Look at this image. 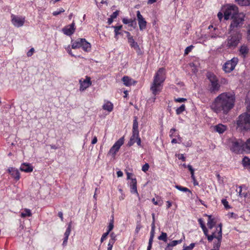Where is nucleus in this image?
I'll return each instance as SVG.
<instances>
[{
    "label": "nucleus",
    "instance_id": "nucleus-24",
    "mask_svg": "<svg viewBox=\"0 0 250 250\" xmlns=\"http://www.w3.org/2000/svg\"><path fill=\"white\" fill-rule=\"evenodd\" d=\"M206 216L208 217L207 225L209 229H212L215 226L216 222L214 219L212 217L211 215H208L206 214Z\"/></svg>",
    "mask_w": 250,
    "mask_h": 250
},
{
    "label": "nucleus",
    "instance_id": "nucleus-31",
    "mask_svg": "<svg viewBox=\"0 0 250 250\" xmlns=\"http://www.w3.org/2000/svg\"><path fill=\"white\" fill-rule=\"evenodd\" d=\"M112 27L114 29L115 38H117V36L119 35H122V33L119 31L122 29L123 26L122 25L119 26H112Z\"/></svg>",
    "mask_w": 250,
    "mask_h": 250
},
{
    "label": "nucleus",
    "instance_id": "nucleus-64",
    "mask_svg": "<svg viewBox=\"0 0 250 250\" xmlns=\"http://www.w3.org/2000/svg\"><path fill=\"white\" fill-rule=\"evenodd\" d=\"M135 143V142L134 141H133V140L130 139L129 141H128V142L127 143V146H133Z\"/></svg>",
    "mask_w": 250,
    "mask_h": 250
},
{
    "label": "nucleus",
    "instance_id": "nucleus-5",
    "mask_svg": "<svg viewBox=\"0 0 250 250\" xmlns=\"http://www.w3.org/2000/svg\"><path fill=\"white\" fill-rule=\"evenodd\" d=\"M71 43L72 49H75L82 47L83 50L86 52H89L91 50V44L85 39L78 38L75 41L72 40Z\"/></svg>",
    "mask_w": 250,
    "mask_h": 250
},
{
    "label": "nucleus",
    "instance_id": "nucleus-23",
    "mask_svg": "<svg viewBox=\"0 0 250 250\" xmlns=\"http://www.w3.org/2000/svg\"><path fill=\"white\" fill-rule=\"evenodd\" d=\"M169 137L170 138L172 137H177L178 139L179 140V142H182V139L180 136L179 133L178 132L177 130L174 128H172L169 131Z\"/></svg>",
    "mask_w": 250,
    "mask_h": 250
},
{
    "label": "nucleus",
    "instance_id": "nucleus-32",
    "mask_svg": "<svg viewBox=\"0 0 250 250\" xmlns=\"http://www.w3.org/2000/svg\"><path fill=\"white\" fill-rule=\"evenodd\" d=\"M198 221L199 222V224L200 225L201 228H202V229L203 230L204 234L205 235H207V232H208V229H207L203 219L202 218H199L198 220Z\"/></svg>",
    "mask_w": 250,
    "mask_h": 250
},
{
    "label": "nucleus",
    "instance_id": "nucleus-55",
    "mask_svg": "<svg viewBox=\"0 0 250 250\" xmlns=\"http://www.w3.org/2000/svg\"><path fill=\"white\" fill-rule=\"evenodd\" d=\"M110 239L109 240H113L114 241L116 240V235L114 232H111L110 234Z\"/></svg>",
    "mask_w": 250,
    "mask_h": 250
},
{
    "label": "nucleus",
    "instance_id": "nucleus-9",
    "mask_svg": "<svg viewBox=\"0 0 250 250\" xmlns=\"http://www.w3.org/2000/svg\"><path fill=\"white\" fill-rule=\"evenodd\" d=\"M11 22L16 27H19L23 25L25 22V18L11 15Z\"/></svg>",
    "mask_w": 250,
    "mask_h": 250
},
{
    "label": "nucleus",
    "instance_id": "nucleus-37",
    "mask_svg": "<svg viewBox=\"0 0 250 250\" xmlns=\"http://www.w3.org/2000/svg\"><path fill=\"white\" fill-rule=\"evenodd\" d=\"M182 241L183 239L181 238V239L178 240H173L170 243L167 244V245H168V246H170V247H173L176 246L178 244H181Z\"/></svg>",
    "mask_w": 250,
    "mask_h": 250
},
{
    "label": "nucleus",
    "instance_id": "nucleus-17",
    "mask_svg": "<svg viewBox=\"0 0 250 250\" xmlns=\"http://www.w3.org/2000/svg\"><path fill=\"white\" fill-rule=\"evenodd\" d=\"M238 52L240 56H241L243 58H245L249 52V48L247 45L243 44L241 46Z\"/></svg>",
    "mask_w": 250,
    "mask_h": 250
},
{
    "label": "nucleus",
    "instance_id": "nucleus-26",
    "mask_svg": "<svg viewBox=\"0 0 250 250\" xmlns=\"http://www.w3.org/2000/svg\"><path fill=\"white\" fill-rule=\"evenodd\" d=\"M214 129L216 132L222 134L226 130L227 126L222 124H219L214 126Z\"/></svg>",
    "mask_w": 250,
    "mask_h": 250
},
{
    "label": "nucleus",
    "instance_id": "nucleus-48",
    "mask_svg": "<svg viewBox=\"0 0 250 250\" xmlns=\"http://www.w3.org/2000/svg\"><path fill=\"white\" fill-rule=\"evenodd\" d=\"M65 49L67 52L72 57H75V56L72 53L71 48L70 47V45L67 46V47H65Z\"/></svg>",
    "mask_w": 250,
    "mask_h": 250
},
{
    "label": "nucleus",
    "instance_id": "nucleus-20",
    "mask_svg": "<svg viewBox=\"0 0 250 250\" xmlns=\"http://www.w3.org/2000/svg\"><path fill=\"white\" fill-rule=\"evenodd\" d=\"M219 235L217 237L218 238L217 239V241H215L213 244V248L214 249V250H219V248L221 246V243L222 238L221 230H219Z\"/></svg>",
    "mask_w": 250,
    "mask_h": 250
},
{
    "label": "nucleus",
    "instance_id": "nucleus-7",
    "mask_svg": "<svg viewBox=\"0 0 250 250\" xmlns=\"http://www.w3.org/2000/svg\"><path fill=\"white\" fill-rule=\"evenodd\" d=\"M124 143V137H121L117 141L115 142V143L113 145V146L110 148L108 154L111 155L112 156L114 157L116 153L119 151L121 146Z\"/></svg>",
    "mask_w": 250,
    "mask_h": 250
},
{
    "label": "nucleus",
    "instance_id": "nucleus-1",
    "mask_svg": "<svg viewBox=\"0 0 250 250\" xmlns=\"http://www.w3.org/2000/svg\"><path fill=\"white\" fill-rule=\"evenodd\" d=\"M234 106V95L223 92L217 96L210 105V109L217 114L228 115Z\"/></svg>",
    "mask_w": 250,
    "mask_h": 250
},
{
    "label": "nucleus",
    "instance_id": "nucleus-16",
    "mask_svg": "<svg viewBox=\"0 0 250 250\" xmlns=\"http://www.w3.org/2000/svg\"><path fill=\"white\" fill-rule=\"evenodd\" d=\"M137 180L135 178L131 179V181L130 183V192L132 193L136 194L139 197V194L137 191Z\"/></svg>",
    "mask_w": 250,
    "mask_h": 250
},
{
    "label": "nucleus",
    "instance_id": "nucleus-21",
    "mask_svg": "<svg viewBox=\"0 0 250 250\" xmlns=\"http://www.w3.org/2000/svg\"><path fill=\"white\" fill-rule=\"evenodd\" d=\"M242 164L244 168L247 169L250 172V158L245 156L242 159Z\"/></svg>",
    "mask_w": 250,
    "mask_h": 250
},
{
    "label": "nucleus",
    "instance_id": "nucleus-8",
    "mask_svg": "<svg viewBox=\"0 0 250 250\" xmlns=\"http://www.w3.org/2000/svg\"><path fill=\"white\" fill-rule=\"evenodd\" d=\"M222 224L221 223H220L218 226L216 227L215 230H213L211 234L209 235L208 233V231L207 232V234L205 235L206 236H207L208 240V242H211L214 238H216V239L218 238L217 237L218 235H219V230H221V235L222 236Z\"/></svg>",
    "mask_w": 250,
    "mask_h": 250
},
{
    "label": "nucleus",
    "instance_id": "nucleus-52",
    "mask_svg": "<svg viewBox=\"0 0 250 250\" xmlns=\"http://www.w3.org/2000/svg\"><path fill=\"white\" fill-rule=\"evenodd\" d=\"M174 101L176 102L182 103V102L186 101L187 99L186 98H178L175 99Z\"/></svg>",
    "mask_w": 250,
    "mask_h": 250
},
{
    "label": "nucleus",
    "instance_id": "nucleus-10",
    "mask_svg": "<svg viewBox=\"0 0 250 250\" xmlns=\"http://www.w3.org/2000/svg\"><path fill=\"white\" fill-rule=\"evenodd\" d=\"M137 17L138 21L139 29L141 31H143L146 28L147 22L141 14L139 11H137Z\"/></svg>",
    "mask_w": 250,
    "mask_h": 250
},
{
    "label": "nucleus",
    "instance_id": "nucleus-38",
    "mask_svg": "<svg viewBox=\"0 0 250 250\" xmlns=\"http://www.w3.org/2000/svg\"><path fill=\"white\" fill-rule=\"evenodd\" d=\"M114 228V219H113V216H112V219L110 221V222L109 223V225L107 227V230L106 232H109L113 229Z\"/></svg>",
    "mask_w": 250,
    "mask_h": 250
},
{
    "label": "nucleus",
    "instance_id": "nucleus-41",
    "mask_svg": "<svg viewBox=\"0 0 250 250\" xmlns=\"http://www.w3.org/2000/svg\"><path fill=\"white\" fill-rule=\"evenodd\" d=\"M71 230V222H70L69 224L68 225V227L64 232V237H69V236L70 234Z\"/></svg>",
    "mask_w": 250,
    "mask_h": 250
},
{
    "label": "nucleus",
    "instance_id": "nucleus-60",
    "mask_svg": "<svg viewBox=\"0 0 250 250\" xmlns=\"http://www.w3.org/2000/svg\"><path fill=\"white\" fill-rule=\"evenodd\" d=\"M68 239V237H64L63 241L62 244L63 247H65L66 246Z\"/></svg>",
    "mask_w": 250,
    "mask_h": 250
},
{
    "label": "nucleus",
    "instance_id": "nucleus-47",
    "mask_svg": "<svg viewBox=\"0 0 250 250\" xmlns=\"http://www.w3.org/2000/svg\"><path fill=\"white\" fill-rule=\"evenodd\" d=\"M149 168V165L148 163H146L145 165H144L142 167V170L143 171L146 172L148 170V169Z\"/></svg>",
    "mask_w": 250,
    "mask_h": 250
},
{
    "label": "nucleus",
    "instance_id": "nucleus-22",
    "mask_svg": "<svg viewBox=\"0 0 250 250\" xmlns=\"http://www.w3.org/2000/svg\"><path fill=\"white\" fill-rule=\"evenodd\" d=\"M9 173L16 180H18L20 178V173L18 169L11 168L8 169Z\"/></svg>",
    "mask_w": 250,
    "mask_h": 250
},
{
    "label": "nucleus",
    "instance_id": "nucleus-61",
    "mask_svg": "<svg viewBox=\"0 0 250 250\" xmlns=\"http://www.w3.org/2000/svg\"><path fill=\"white\" fill-rule=\"evenodd\" d=\"M115 241H114L113 240H109L108 244V247H112L113 248V245L115 243Z\"/></svg>",
    "mask_w": 250,
    "mask_h": 250
},
{
    "label": "nucleus",
    "instance_id": "nucleus-4",
    "mask_svg": "<svg viewBox=\"0 0 250 250\" xmlns=\"http://www.w3.org/2000/svg\"><path fill=\"white\" fill-rule=\"evenodd\" d=\"M237 128L242 132L250 130V114L244 112L239 116L237 120Z\"/></svg>",
    "mask_w": 250,
    "mask_h": 250
},
{
    "label": "nucleus",
    "instance_id": "nucleus-58",
    "mask_svg": "<svg viewBox=\"0 0 250 250\" xmlns=\"http://www.w3.org/2000/svg\"><path fill=\"white\" fill-rule=\"evenodd\" d=\"M153 240H149L148 241V245L147 248V250H151L152 246Z\"/></svg>",
    "mask_w": 250,
    "mask_h": 250
},
{
    "label": "nucleus",
    "instance_id": "nucleus-2",
    "mask_svg": "<svg viewBox=\"0 0 250 250\" xmlns=\"http://www.w3.org/2000/svg\"><path fill=\"white\" fill-rule=\"evenodd\" d=\"M224 12V18L225 20H228L229 19L232 20L230 25V35L227 40V46L230 48L234 46V35L233 30L234 29V5L227 4L222 7Z\"/></svg>",
    "mask_w": 250,
    "mask_h": 250
},
{
    "label": "nucleus",
    "instance_id": "nucleus-12",
    "mask_svg": "<svg viewBox=\"0 0 250 250\" xmlns=\"http://www.w3.org/2000/svg\"><path fill=\"white\" fill-rule=\"evenodd\" d=\"M238 8L235 7V27H240L243 24L245 15L241 13H237Z\"/></svg>",
    "mask_w": 250,
    "mask_h": 250
},
{
    "label": "nucleus",
    "instance_id": "nucleus-51",
    "mask_svg": "<svg viewBox=\"0 0 250 250\" xmlns=\"http://www.w3.org/2000/svg\"><path fill=\"white\" fill-rule=\"evenodd\" d=\"M108 234H109V233L107 232H106L102 235V237L101 238V243H103L104 242V241L106 238V237Z\"/></svg>",
    "mask_w": 250,
    "mask_h": 250
},
{
    "label": "nucleus",
    "instance_id": "nucleus-53",
    "mask_svg": "<svg viewBox=\"0 0 250 250\" xmlns=\"http://www.w3.org/2000/svg\"><path fill=\"white\" fill-rule=\"evenodd\" d=\"M119 11L118 10H116V11L114 12L110 16V17L112 19H114L117 18L118 15H119Z\"/></svg>",
    "mask_w": 250,
    "mask_h": 250
},
{
    "label": "nucleus",
    "instance_id": "nucleus-57",
    "mask_svg": "<svg viewBox=\"0 0 250 250\" xmlns=\"http://www.w3.org/2000/svg\"><path fill=\"white\" fill-rule=\"evenodd\" d=\"M234 213L233 212H229L228 214L226 215V216L227 219H230L233 217Z\"/></svg>",
    "mask_w": 250,
    "mask_h": 250
},
{
    "label": "nucleus",
    "instance_id": "nucleus-54",
    "mask_svg": "<svg viewBox=\"0 0 250 250\" xmlns=\"http://www.w3.org/2000/svg\"><path fill=\"white\" fill-rule=\"evenodd\" d=\"M34 49L33 48H31L27 53V56L28 57L31 56L33 53L34 52Z\"/></svg>",
    "mask_w": 250,
    "mask_h": 250
},
{
    "label": "nucleus",
    "instance_id": "nucleus-36",
    "mask_svg": "<svg viewBox=\"0 0 250 250\" xmlns=\"http://www.w3.org/2000/svg\"><path fill=\"white\" fill-rule=\"evenodd\" d=\"M167 233L162 232L161 235L158 236V239L160 240L163 241L165 242H167Z\"/></svg>",
    "mask_w": 250,
    "mask_h": 250
},
{
    "label": "nucleus",
    "instance_id": "nucleus-13",
    "mask_svg": "<svg viewBox=\"0 0 250 250\" xmlns=\"http://www.w3.org/2000/svg\"><path fill=\"white\" fill-rule=\"evenodd\" d=\"M79 83L80 84V89L81 91H84L92 84L91 78L87 76H86L85 80L83 81L82 79L80 80Z\"/></svg>",
    "mask_w": 250,
    "mask_h": 250
},
{
    "label": "nucleus",
    "instance_id": "nucleus-15",
    "mask_svg": "<svg viewBox=\"0 0 250 250\" xmlns=\"http://www.w3.org/2000/svg\"><path fill=\"white\" fill-rule=\"evenodd\" d=\"M75 23L73 22L70 25L65 26L62 29L63 33L67 36L72 35L75 32Z\"/></svg>",
    "mask_w": 250,
    "mask_h": 250
},
{
    "label": "nucleus",
    "instance_id": "nucleus-59",
    "mask_svg": "<svg viewBox=\"0 0 250 250\" xmlns=\"http://www.w3.org/2000/svg\"><path fill=\"white\" fill-rule=\"evenodd\" d=\"M141 227H142V226L140 224H138L137 225L136 229H135V233H138L139 232Z\"/></svg>",
    "mask_w": 250,
    "mask_h": 250
},
{
    "label": "nucleus",
    "instance_id": "nucleus-44",
    "mask_svg": "<svg viewBox=\"0 0 250 250\" xmlns=\"http://www.w3.org/2000/svg\"><path fill=\"white\" fill-rule=\"evenodd\" d=\"M139 137V133H134L132 132V134L130 139L133 140L135 142H136V140Z\"/></svg>",
    "mask_w": 250,
    "mask_h": 250
},
{
    "label": "nucleus",
    "instance_id": "nucleus-43",
    "mask_svg": "<svg viewBox=\"0 0 250 250\" xmlns=\"http://www.w3.org/2000/svg\"><path fill=\"white\" fill-rule=\"evenodd\" d=\"M195 246V244L194 243H191L188 246H184L182 250H192Z\"/></svg>",
    "mask_w": 250,
    "mask_h": 250
},
{
    "label": "nucleus",
    "instance_id": "nucleus-3",
    "mask_svg": "<svg viewBox=\"0 0 250 250\" xmlns=\"http://www.w3.org/2000/svg\"><path fill=\"white\" fill-rule=\"evenodd\" d=\"M166 79V72L164 68H160L155 73L153 82L150 86V90L155 96L162 91L163 83Z\"/></svg>",
    "mask_w": 250,
    "mask_h": 250
},
{
    "label": "nucleus",
    "instance_id": "nucleus-49",
    "mask_svg": "<svg viewBox=\"0 0 250 250\" xmlns=\"http://www.w3.org/2000/svg\"><path fill=\"white\" fill-rule=\"evenodd\" d=\"M241 34H240V33H237V32H236L235 31V45L237 43V41H239L240 39H241Z\"/></svg>",
    "mask_w": 250,
    "mask_h": 250
},
{
    "label": "nucleus",
    "instance_id": "nucleus-45",
    "mask_svg": "<svg viewBox=\"0 0 250 250\" xmlns=\"http://www.w3.org/2000/svg\"><path fill=\"white\" fill-rule=\"evenodd\" d=\"M64 12V10L62 8H60L58 10L54 11L52 13L53 16H56Z\"/></svg>",
    "mask_w": 250,
    "mask_h": 250
},
{
    "label": "nucleus",
    "instance_id": "nucleus-18",
    "mask_svg": "<svg viewBox=\"0 0 250 250\" xmlns=\"http://www.w3.org/2000/svg\"><path fill=\"white\" fill-rule=\"evenodd\" d=\"M20 169L21 171L25 172H31L33 171V168L30 164L23 163L21 165Z\"/></svg>",
    "mask_w": 250,
    "mask_h": 250
},
{
    "label": "nucleus",
    "instance_id": "nucleus-25",
    "mask_svg": "<svg viewBox=\"0 0 250 250\" xmlns=\"http://www.w3.org/2000/svg\"><path fill=\"white\" fill-rule=\"evenodd\" d=\"M152 218H153V222L151 224V229L150 233V237L149 240H153V238L154 237L155 235V218H154V214L153 213L152 214Z\"/></svg>",
    "mask_w": 250,
    "mask_h": 250
},
{
    "label": "nucleus",
    "instance_id": "nucleus-56",
    "mask_svg": "<svg viewBox=\"0 0 250 250\" xmlns=\"http://www.w3.org/2000/svg\"><path fill=\"white\" fill-rule=\"evenodd\" d=\"M178 158L179 159L181 160L183 162L186 161V157L183 154H178Z\"/></svg>",
    "mask_w": 250,
    "mask_h": 250
},
{
    "label": "nucleus",
    "instance_id": "nucleus-14",
    "mask_svg": "<svg viewBox=\"0 0 250 250\" xmlns=\"http://www.w3.org/2000/svg\"><path fill=\"white\" fill-rule=\"evenodd\" d=\"M128 42L131 48H133L138 55L142 54V51L138 43L135 41L133 38H129Z\"/></svg>",
    "mask_w": 250,
    "mask_h": 250
},
{
    "label": "nucleus",
    "instance_id": "nucleus-34",
    "mask_svg": "<svg viewBox=\"0 0 250 250\" xmlns=\"http://www.w3.org/2000/svg\"><path fill=\"white\" fill-rule=\"evenodd\" d=\"M175 187L176 188H177V189H178L181 191L186 192H188L190 193V194H192L191 190L186 187H182L180 185H176L175 186Z\"/></svg>",
    "mask_w": 250,
    "mask_h": 250
},
{
    "label": "nucleus",
    "instance_id": "nucleus-19",
    "mask_svg": "<svg viewBox=\"0 0 250 250\" xmlns=\"http://www.w3.org/2000/svg\"><path fill=\"white\" fill-rule=\"evenodd\" d=\"M103 109L110 112L113 109V104L110 101L104 100V104L103 105Z\"/></svg>",
    "mask_w": 250,
    "mask_h": 250
},
{
    "label": "nucleus",
    "instance_id": "nucleus-40",
    "mask_svg": "<svg viewBox=\"0 0 250 250\" xmlns=\"http://www.w3.org/2000/svg\"><path fill=\"white\" fill-rule=\"evenodd\" d=\"M186 110V106L185 104H182L176 110V113L177 115L181 114Z\"/></svg>",
    "mask_w": 250,
    "mask_h": 250
},
{
    "label": "nucleus",
    "instance_id": "nucleus-46",
    "mask_svg": "<svg viewBox=\"0 0 250 250\" xmlns=\"http://www.w3.org/2000/svg\"><path fill=\"white\" fill-rule=\"evenodd\" d=\"M246 112H248L250 114V100H246Z\"/></svg>",
    "mask_w": 250,
    "mask_h": 250
},
{
    "label": "nucleus",
    "instance_id": "nucleus-39",
    "mask_svg": "<svg viewBox=\"0 0 250 250\" xmlns=\"http://www.w3.org/2000/svg\"><path fill=\"white\" fill-rule=\"evenodd\" d=\"M122 80L125 85L129 86L130 85V79L128 76H124Z\"/></svg>",
    "mask_w": 250,
    "mask_h": 250
},
{
    "label": "nucleus",
    "instance_id": "nucleus-30",
    "mask_svg": "<svg viewBox=\"0 0 250 250\" xmlns=\"http://www.w3.org/2000/svg\"><path fill=\"white\" fill-rule=\"evenodd\" d=\"M243 188L242 186H240L238 188V189H239L238 190V189H237L236 191L238 192L239 196L240 197H246L247 195V189L246 188L243 189Z\"/></svg>",
    "mask_w": 250,
    "mask_h": 250
},
{
    "label": "nucleus",
    "instance_id": "nucleus-27",
    "mask_svg": "<svg viewBox=\"0 0 250 250\" xmlns=\"http://www.w3.org/2000/svg\"><path fill=\"white\" fill-rule=\"evenodd\" d=\"M152 202L156 206H162L163 204L162 197L158 195L156 196V199L155 198L152 199Z\"/></svg>",
    "mask_w": 250,
    "mask_h": 250
},
{
    "label": "nucleus",
    "instance_id": "nucleus-33",
    "mask_svg": "<svg viewBox=\"0 0 250 250\" xmlns=\"http://www.w3.org/2000/svg\"><path fill=\"white\" fill-rule=\"evenodd\" d=\"M243 149L247 152L250 151V138L247 140L246 142L242 145Z\"/></svg>",
    "mask_w": 250,
    "mask_h": 250
},
{
    "label": "nucleus",
    "instance_id": "nucleus-35",
    "mask_svg": "<svg viewBox=\"0 0 250 250\" xmlns=\"http://www.w3.org/2000/svg\"><path fill=\"white\" fill-rule=\"evenodd\" d=\"M241 6H247L250 4V0H235Z\"/></svg>",
    "mask_w": 250,
    "mask_h": 250
},
{
    "label": "nucleus",
    "instance_id": "nucleus-6",
    "mask_svg": "<svg viewBox=\"0 0 250 250\" xmlns=\"http://www.w3.org/2000/svg\"><path fill=\"white\" fill-rule=\"evenodd\" d=\"M207 77L210 82L209 91L211 93H216L220 88V84L216 76L212 73L208 72L207 74Z\"/></svg>",
    "mask_w": 250,
    "mask_h": 250
},
{
    "label": "nucleus",
    "instance_id": "nucleus-62",
    "mask_svg": "<svg viewBox=\"0 0 250 250\" xmlns=\"http://www.w3.org/2000/svg\"><path fill=\"white\" fill-rule=\"evenodd\" d=\"M217 17L219 20L220 21H221L224 16H223V13L221 12H219L218 14H217Z\"/></svg>",
    "mask_w": 250,
    "mask_h": 250
},
{
    "label": "nucleus",
    "instance_id": "nucleus-29",
    "mask_svg": "<svg viewBox=\"0 0 250 250\" xmlns=\"http://www.w3.org/2000/svg\"><path fill=\"white\" fill-rule=\"evenodd\" d=\"M32 213L30 209L28 208H24L23 211L21 213L20 216L21 218H25L26 217H31Z\"/></svg>",
    "mask_w": 250,
    "mask_h": 250
},
{
    "label": "nucleus",
    "instance_id": "nucleus-50",
    "mask_svg": "<svg viewBox=\"0 0 250 250\" xmlns=\"http://www.w3.org/2000/svg\"><path fill=\"white\" fill-rule=\"evenodd\" d=\"M193 46L192 45H190L187 47L185 50V54L188 55L192 50Z\"/></svg>",
    "mask_w": 250,
    "mask_h": 250
},
{
    "label": "nucleus",
    "instance_id": "nucleus-63",
    "mask_svg": "<svg viewBox=\"0 0 250 250\" xmlns=\"http://www.w3.org/2000/svg\"><path fill=\"white\" fill-rule=\"evenodd\" d=\"M122 21L125 24H127L130 23V19H126V18L123 19Z\"/></svg>",
    "mask_w": 250,
    "mask_h": 250
},
{
    "label": "nucleus",
    "instance_id": "nucleus-11",
    "mask_svg": "<svg viewBox=\"0 0 250 250\" xmlns=\"http://www.w3.org/2000/svg\"><path fill=\"white\" fill-rule=\"evenodd\" d=\"M234 69V58L228 61L223 65V69L226 73H229Z\"/></svg>",
    "mask_w": 250,
    "mask_h": 250
},
{
    "label": "nucleus",
    "instance_id": "nucleus-42",
    "mask_svg": "<svg viewBox=\"0 0 250 250\" xmlns=\"http://www.w3.org/2000/svg\"><path fill=\"white\" fill-rule=\"evenodd\" d=\"M221 202L226 209H228L231 208L230 206L229 205V203L226 199H222Z\"/></svg>",
    "mask_w": 250,
    "mask_h": 250
},
{
    "label": "nucleus",
    "instance_id": "nucleus-28",
    "mask_svg": "<svg viewBox=\"0 0 250 250\" xmlns=\"http://www.w3.org/2000/svg\"><path fill=\"white\" fill-rule=\"evenodd\" d=\"M132 132L139 133L138 130V118L137 116L134 117L133 126H132Z\"/></svg>",
    "mask_w": 250,
    "mask_h": 250
}]
</instances>
